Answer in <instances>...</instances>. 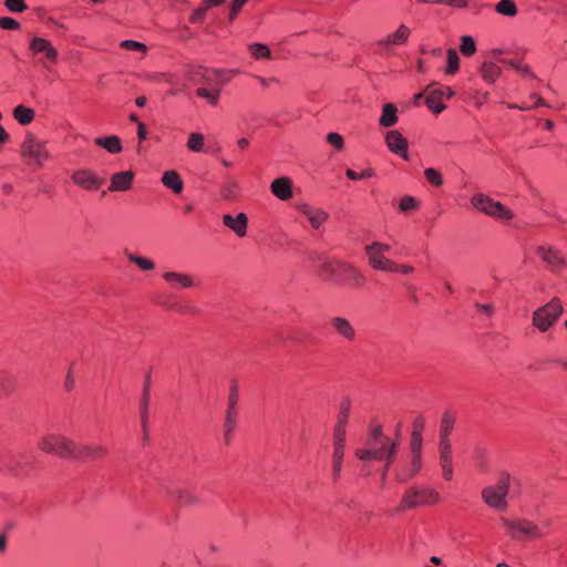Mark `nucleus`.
<instances>
[{
    "label": "nucleus",
    "instance_id": "28",
    "mask_svg": "<svg viewBox=\"0 0 567 567\" xmlns=\"http://www.w3.org/2000/svg\"><path fill=\"white\" fill-rule=\"evenodd\" d=\"M162 183L175 194L182 193L184 188V182L176 171H166L162 176Z\"/></svg>",
    "mask_w": 567,
    "mask_h": 567
},
{
    "label": "nucleus",
    "instance_id": "22",
    "mask_svg": "<svg viewBox=\"0 0 567 567\" xmlns=\"http://www.w3.org/2000/svg\"><path fill=\"white\" fill-rule=\"evenodd\" d=\"M270 192L280 200L290 199L293 195L291 179L286 176L274 179L270 184Z\"/></svg>",
    "mask_w": 567,
    "mask_h": 567
},
{
    "label": "nucleus",
    "instance_id": "44",
    "mask_svg": "<svg viewBox=\"0 0 567 567\" xmlns=\"http://www.w3.org/2000/svg\"><path fill=\"white\" fill-rule=\"evenodd\" d=\"M460 50L463 55L471 56L476 52V43L472 35H463L461 38Z\"/></svg>",
    "mask_w": 567,
    "mask_h": 567
},
{
    "label": "nucleus",
    "instance_id": "58",
    "mask_svg": "<svg viewBox=\"0 0 567 567\" xmlns=\"http://www.w3.org/2000/svg\"><path fill=\"white\" fill-rule=\"evenodd\" d=\"M238 402H239V394H238L236 385H234V386H231L229 395H228V402H227L226 410H238Z\"/></svg>",
    "mask_w": 567,
    "mask_h": 567
},
{
    "label": "nucleus",
    "instance_id": "42",
    "mask_svg": "<svg viewBox=\"0 0 567 567\" xmlns=\"http://www.w3.org/2000/svg\"><path fill=\"white\" fill-rule=\"evenodd\" d=\"M347 427L333 426L332 446L333 449L344 450Z\"/></svg>",
    "mask_w": 567,
    "mask_h": 567
},
{
    "label": "nucleus",
    "instance_id": "18",
    "mask_svg": "<svg viewBox=\"0 0 567 567\" xmlns=\"http://www.w3.org/2000/svg\"><path fill=\"white\" fill-rule=\"evenodd\" d=\"M106 455V449L101 444L90 443L79 445L75 443L74 454L72 458L83 461H94L102 458Z\"/></svg>",
    "mask_w": 567,
    "mask_h": 567
},
{
    "label": "nucleus",
    "instance_id": "46",
    "mask_svg": "<svg viewBox=\"0 0 567 567\" xmlns=\"http://www.w3.org/2000/svg\"><path fill=\"white\" fill-rule=\"evenodd\" d=\"M475 465L481 473H487L489 471L488 456L484 450L475 451Z\"/></svg>",
    "mask_w": 567,
    "mask_h": 567
},
{
    "label": "nucleus",
    "instance_id": "2",
    "mask_svg": "<svg viewBox=\"0 0 567 567\" xmlns=\"http://www.w3.org/2000/svg\"><path fill=\"white\" fill-rule=\"evenodd\" d=\"M512 476L504 471L499 474L495 485L486 486L482 489L481 495L483 502L493 509L506 511L508 507L507 494L511 487Z\"/></svg>",
    "mask_w": 567,
    "mask_h": 567
},
{
    "label": "nucleus",
    "instance_id": "57",
    "mask_svg": "<svg viewBox=\"0 0 567 567\" xmlns=\"http://www.w3.org/2000/svg\"><path fill=\"white\" fill-rule=\"evenodd\" d=\"M416 205V199L412 196L406 195L401 198L399 207L402 212H408L414 209Z\"/></svg>",
    "mask_w": 567,
    "mask_h": 567
},
{
    "label": "nucleus",
    "instance_id": "17",
    "mask_svg": "<svg viewBox=\"0 0 567 567\" xmlns=\"http://www.w3.org/2000/svg\"><path fill=\"white\" fill-rule=\"evenodd\" d=\"M385 144L393 154L399 155L404 161L410 159L408 153V141L399 131H389L385 135Z\"/></svg>",
    "mask_w": 567,
    "mask_h": 567
},
{
    "label": "nucleus",
    "instance_id": "1",
    "mask_svg": "<svg viewBox=\"0 0 567 567\" xmlns=\"http://www.w3.org/2000/svg\"><path fill=\"white\" fill-rule=\"evenodd\" d=\"M399 449L398 440H392L383 433L381 424L371 426L365 446L357 449L354 454L362 461H382L384 457L395 456Z\"/></svg>",
    "mask_w": 567,
    "mask_h": 567
},
{
    "label": "nucleus",
    "instance_id": "12",
    "mask_svg": "<svg viewBox=\"0 0 567 567\" xmlns=\"http://www.w3.org/2000/svg\"><path fill=\"white\" fill-rule=\"evenodd\" d=\"M536 252L550 271L558 272L567 265L561 251L554 246L540 245Z\"/></svg>",
    "mask_w": 567,
    "mask_h": 567
},
{
    "label": "nucleus",
    "instance_id": "20",
    "mask_svg": "<svg viewBox=\"0 0 567 567\" xmlns=\"http://www.w3.org/2000/svg\"><path fill=\"white\" fill-rule=\"evenodd\" d=\"M330 324L334 332L346 341L351 342L355 339L357 332L349 319L336 316L331 318Z\"/></svg>",
    "mask_w": 567,
    "mask_h": 567
},
{
    "label": "nucleus",
    "instance_id": "7",
    "mask_svg": "<svg viewBox=\"0 0 567 567\" xmlns=\"http://www.w3.org/2000/svg\"><path fill=\"white\" fill-rule=\"evenodd\" d=\"M333 279L352 289H361L367 282L365 276L352 264L346 261H337V266H333Z\"/></svg>",
    "mask_w": 567,
    "mask_h": 567
},
{
    "label": "nucleus",
    "instance_id": "8",
    "mask_svg": "<svg viewBox=\"0 0 567 567\" xmlns=\"http://www.w3.org/2000/svg\"><path fill=\"white\" fill-rule=\"evenodd\" d=\"M507 535L515 540L523 538H540L543 536L540 528L527 519H511L501 517Z\"/></svg>",
    "mask_w": 567,
    "mask_h": 567
},
{
    "label": "nucleus",
    "instance_id": "47",
    "mask_svg": "<svg viewBox=\"0 0 567 567\" xmlns=\"http://www.w3.org/2000/svg\"><path fill=\"white\" fill-rule=\"evenodd\" d=\"M187 147L192 152H202L204 147V136L200 133H192L187 141Z\"/></svg>",
    "mask_w": 567,
    "mask_h": 567
},
{
    "label": "nucleus",
    "instance_id": "13",
    "mask_svg": "<svg viewBox=\"0 0 567 567\" xmlns=\"http://www.w3.org/2000/svg\"><path fill=\"white\" fill-rule=\"evenodd\" d=\"M422 467V457L410 454L408 460H401L395 471V478L400 483L412 480Z\"/></svg>",
    "mask_w": 567,
    "mask_h": 567
},
{
    "label": "nucleus",
    "instance_id": "33",
    "mask_svg": "<svg viewBox=\"0 0 567 567\" xmlns=\"http://www.w3.org/2000/svg\"><path fill=\"white\" fill-rule=\"evenodd\" d=\"M196 95L200 99H205L209 105L217 106L220 100V89L199 86L196 89Z\"/></svg>",
    "mask_w": 567,
    "mask_h": 567
},
{
    "label": "nucleus",
    "instance_id": "3",
    "mask_svg": "<svg viewBox=\"0 0 567 567\" xmlns=\"http://www.w3.org/2000/svg\"><path fill=\"white\" fill-rule=\"evenodd\" d=\"M39 449L50 455L60 458H72L75 449V442L59 433H49L39 441Z\"/></svg>",
    "mask_w": 567,
    "mask_h": 567
},
{
    "label": "nucleus",
    "instance_id": "29",
    "mask_svg": "<svg viewBox=\"0 0 567 567\" xmlns=\"http://www.w3.org/2000/svg\"><path fill=\"white\" fill-rule=\"evenodd\" d=\"M396 106L392 103H386L383 105L382 114L379 118V124L383 127H391L396 124Z\"/></svg>",
    "mask_w": 567,
    "mask_h": 567
},
{
    "label": "nucleus",
    "instance_id": "6",
    "mask_svg": "<svg viewBox=\"0 0 567 567\" xmlns=\"http://www.w3.org/2000/svg\"><path fill=\"white\" fill-rule=\"evenodd\" d=\"M471 204L485 215L497 219L511 220L514 217L513 212L508 207L484 194L473 195Z\"/></svg>",
    "mask_w": 567,
    "mask_h": 567
},
{
    "label": "nucleus",
    "instance_id": "59",
    "mask_svg": "<svg viewBox=\"0 0 567 567\" xmlns=\"http://www.w3.org/2000/svg\"><path fill=\"white\" fill-rule=\"evenodd\" d=\"M414 271V267L410 265H400L395 261L392 262V266L389 270L390 274H403V275H410Z\"/></svg>",
    "mask_w": 567,
    "mask_h": 567
},
{
    "label": "nucleus",
    "instance_id": "34",
    "mask_svg": "<svg viewBox=\"0 0 567 567\" xmlns=\"http://www.w3.org/2000/svg\"><path fill=\"white\" fill-rule=\"evenodd\" d=\"M343 457L344 450L333 449L331 464V477L333 482H338L341 478Z\"/></svg>",
    "mask_w": 567,
    "mask_h": 567
},
{
    "label": "nucleus",
    "instance_id": "41",
    "mask_svg": "<svg viewBox=\"0 0 567 567\" xmlns=\"http://www.w3.org/2000/svg\"><path fill=\"white\" fill-rule=\"evenodd\" d=\"M127 259L143 271H150L155 268V264L150 258L137 256L135 254H127Z\"/></svg>",
    "mask_w": 567,
    "mask_h": 567
},
{
    "label": "nucleus",
    "instance_id": "19",
    "mask_svg": "<svg viewBox=\"0 0 567 567\" xmlns=\"http://www.w3.org/2000/svg\"><path fill=\"white\" fill-rule=\"evenodd\" d=\"M410 35L411 29L406 24L402 23L394 32L378 41V45L384 50L389 49L390 47H400L408 42Z\"/></svg>",
    "mask_w": 567,
    "mask_h": 567
},
{
    "label": "nucleus",
    "instance_id": "10",
    "mask_svg": "<svg viewBox=\"0 0 567 567\" xmlns=\"http://www.w3.org/2000/svg\"><path fill=\"white\" fill-rule=\"evenodd\" d=\"M21 154L30 164H34L37 166H42L49 157L44 143L39 141L31 133L25 135L21 144Z\"/></svg>",
    "mask_w": 567,
    "mask_h": 567
},
{
    "label": "nucleus",
    "instance_id": "52",
    "mask_svg": "<svg viewBox=\"0 0 567 567\" xmlns=\"http://www.w3.org/2000/svg\"><path fill=\"white\" fill-rule=\"evenodd\" d=\"M326 141L338 151L344 147L343 137L337 132L328 133L326 136Z\"/></svg>",
    "mask_w": 567,
    "mask_h": 567
},
{
    "label": "nucleus",
    "instance_id": "32",
    "mask_svg": "<svg viewBox=\"0 0 567 567\" xmlns=\"http://www.w3.org/2000/svg\"><path fill=\"white\" fill-rule=\"evenodd\" d=\"M502 69L494 62H484L481 66V75L487 83H494L501 76Z\"/></svg>",
    "mask_w": 567,
    "mask_h": 567
},
{
    "label": "nucleus",
    "instance_id": "23",
    "mask_svg": "<svg viewBox=\"0 0 567 567\" xmlns=\"http://www.w3.org/2000/svg\"><path fill=\"white\" fill-rule=\"evenodd\" d=\"M134 173L132 171H124L114 173L110 179V192H126L132 187Z\"/></svg>",
    "mask_w": 567,
    "mask_h": 567
},
{
    "label": "nucleus",
    "instance_id": "61",
    "mask_svg": "<svg viewBox=\"0 0 567 567\" xmlns=\"http://www.w3.org/2000/svg\"><path fill=\"white\" fill-rule=\"evenodd\" d=\"M146 137H147L146 126L143 122H138V125H137V138H138L137 152H141L142 143L146 140Z\"/></svg>",
    "mask_w": 567,
    "mask_h": 567
},
{
    "label": "nucleus",
    "instance_id": "24",
    "mask_svg": "<svg viewBox=\"0 0 567 567\" xmlns=\"http://www.w3.org/2000/svg\"><path fill=\"white\" fill-rule=\"evenodd\" d=\"M162 277L166 284L174 288H192L196 286L192 276L184 272L167 271Z\"/></svg>",
    "mask_w": 567,
    "mask_h": 567
},
{
    "label": "nucleus",
    "instance_id": "60",
    "mask_svg": "<svg viewBox=\"0 0 567 567\" xmlns=\"http://www.w3.org/2000/svg\"><path fill=\"white\" fill-rule=\"evenodd\" d=\"M425 427L424 416L419 415L412 422V433L414 435H422Z\"/></svg>",
    "mask_w": 567,
    "mask_h": 567
},
{
    "label": "nucleus",
    "instance_id": "26",
    "mask_svg": "<svg viewBox=\"0 0 567 567\" xmlns=\"http://www.w3.org/2000/svg\"><path fill=\"white\" fill-rule=\"evenodd\" d=\"M148 404H150V375L147 377V380L144 384L143 395H142V400H141V408H140L141 423H142V430L144 433V439H147Z\"/></svg>",
    "mask_w": 567,
    "mask_h": 567
},
{
    "label": "nucleus",
    "instance_id": "40",
    "mask_svg": "<svg viewBox=\"0 0 567 567\" xmlns=\"http://www.w3.org/2000/svg\"><path fill=\"white\" fill-rule=\"evenodd\" d=\"M223 73H224V71L219 70V69L209 70V69H205V68H198V70L194 73V75L200 76L198 79V82H200L203 84H209L212 81V76L220 78Z\"/></svg>",
    "mask_w": 567,
    "mask_h": 567
},
{
    "label": "nucleus",
    "instance_id": "14",
    "mask_svg": "<svg viewBox=\"0 0 567 567\" xmlns=\"http://www.w3.org/2000/svg\"><path fill=\"white\" fill-rule=\"evenodd\" d=\"M72 181L79 187L86 190H97L103 184L104 178L97 176L91 169H78L72 174Z\"/></svg>",
    "mask_w": 567,
    "mask_h": 567
},
{
    "label": "nucleus",
    "instance_id": "62",
    "mask_svg": "<svg viewBox=\"0 0 567 567\" xmlns=\"http://www.w3.org/2000/svg\"><path fill=\"white\" fill-rule=\"evenodd\" d=\"M248 0H234L230 6L229 18L234 19Z\"/></svg>",
    "mask_w": 567,
    "mask_h": 567
},
{
    "label": "nucleus",
    "instance_id": "31",
    "mask_svg": "<svg viewBox=\"0 0 567 567\" xmlns=\"http://www.w3.org/2000/svg\"><path fill=\"white\" fill-rule=\"evenodd\" d=\"M443 101L444 100L441 97L440 92H436L434 89L430 90L425 96V105L435 114H440L446 109Z\"/></svg>",
    "mask_w": 567,
    "mask_h": 567
},
{
    "label": "nucleus",
    "instance_id": "49",
    "mask_svg": "<svg viewBox=\"0 0 567 567\" xmlns=\"http://www.w3.org/2000/svg\"><path fill=\"white\" fill-rule=\"evenodd\" d=\"M13 386L12 375L4 370H0V393H8Z\"/></svg>",
    "mask_w": 567,
    "mask_h": 567
},
{
    "label": "nucleus",
    "instance_id": "63",
    "mask_svg": "<svg viewBox=\"0 0 567 567\" xmlns=\"http://www.w3.org/2000/svg\"><path fill=\"white\" fill-rule=\"evenodd\" d=\"M475 308L478 312L486 315L487 317H492L494 313V308L491 303H475Z\"/></svg>",
    "mask_w": 567,
    "mask_h": 567
},
{
    "label": "nucleus",
    "instance_id": "37",
    "mask_svg": "<svg viewBox=\"0 0 567 567\" xmlns=\"http://www.w3.org/2000/svg\"><path fill=\"white\" fill-rule=\"evenodd\" d=\"M351 402L349 399H344L340 404V410L337 415L334 426L347 427L350 416Z\"/></svg>",
    "mask_w": 567,
    "mask_h": 567
},
{
    "label": "nucleus",
    "instance_id": "38",
    "mask_svg": "<svg viewBox=\"0 0 567 567\" xmlns=\"http://www.w3.org/2000/svg\"><path fill=\"white\" fill-rule=\"evenodd\" d=\"M495 11L505 17H514L517 14V6L513 0H501L495 6Z\"/></svg>",
    "mask_w": 567,
    "mask_h": 567
},
{
    "label": "nucleus",
    "instance_id": "27",
    "mask_svg": "<svg viewBox=\"0 0 567 567\" xmlns=\"http://www.w3.org/2000/svg\"><path fill=\"white\" fill-rule=\"evenodd\" d=\"M95 144L111 154H118L123 151L121 138L117 135L97 137Z\"/></svg>",
    "mask_w": 567,
    "mask_h": 567
},
{
    "label": "nucleus",
    "instance_id": "4",
    "mask_svg": "<svg viewBox=\"0 0 567 567\" xmlns=\"http://www.w3.org/2000/svg\"><path fill=\"white\" fill-rule=\"evenodd\" d=\"M440 494L429 486H412L404 494L400 503L402 511L412 509L419 506H429L439 503Z\"/></svg>",
    "mask_w": 567,
    "mask_h": 567
},
{
    "label": "nucleus",
    "instance_id": "54",
    "mask_svg": "<svg viewBox=\"0 0 567 567\" xmlns=\"http://www.w3.org/2000/svg\"><path fill=\"white\" fill-rule=\"evenodd\" d=\"M423 3H442L452 8H465L467 7V0H419Z\"/></svg>",
    "mask_w": 567,
    "mask_h": 567
},
{
    "label": "nucleus",
    "instance_id": "25",
    "mask_svg": "<svg viewBox=\"0 0 567 567\" xmlns=\"http://www.w3.org/2000/svg\"><path fill=\"white\" fill-rule=\"evenodd\" d=\"M239 422V410H226L224 420V441L226 444H230L234 437V433Z\"/></svg>",
    "mask_w": 567,
    "mask_h": 567
},
{
    "label": "nucleus",
    "instance_id": "36",
    "mask_svg": "<svg viewBox=\"0 0 567 567\" xmlns=\"http://www.w3.org/2000/svg\"><path fill=\"white\" fill-rule=\"evenodd\" d=\"M454 427V417L450 413H444L440 424V440L450 441V434Z\"/></svg>",
    "mask_w": 567,
    "mask_h": 567
},
{
    "label": "nucleus",
    "instance_id": "43",
    "mask_svg": "<svg viewBox=\"0 0 567 567\" xmlns=\"http://www.w3.org/2000/svg\"><path fill=\"white\" fill-rule=\"evenodd\" d=\"M424 177L426 182L434 187H441L444 182L442 174L433 167L424 169Z\"/></svg>",
    "mask_w": 567,
    "mask_h": 567
},
{
    "label": "nucleus",
    "instance_id": "16",
    "mask_svg": "<svg viewBox=\"0 0 567 567\" xmlns=\"http://www.w3.org/2000/svg\"><path fill=\"white\" fill-rule=\"evenodd\" d=\"M440 466L445 481L453 480L452 445L450 441L439 440Z\"/></svg>",
    "mask_w": 567,
    "mask_h": 567
},
{
    "label": "nucleus",
    "instance_id": "51",
    "mask_svg": "<svg viewBox=\"0 0 567 567\" xmlns=\"http://www.w3.org/2000/svg\"><path fill=\"white\" fill-rule=\"evenodd\" d=\"M4 6L13 13H21L28 9L24 0H6Z\"/></svg>",
    "mask_w": 567,
    "mask_h": 567
},
{
    "label": "nucleus",
    "instance_id": "39",
    "mask_svg": "<svg viewBox=\"0 0 567 567\" xmlns=\"http://www.w3.org/2000/svg\"><path fill=\"white\" fill-rule=\"evenodd\" d=\"M446 69L447 74H455L460 68V58L455 49L450 48L446 52Z\"/></svg>",
    "mask_w": 567,
    "mask_h": 567
},
{
    "label": "nucleus",
    "instance_id": "48",
    "mask_svg": "<svg viewBox=\"0 0 567 567\" xmlns=\"http://www.w3.org/2000/svg\"><path fill=\"white\" fill-rule=\"evenodd\" d=\"M505 62L512 69H514V70L518 71L519 73H522L524 76H527V78H530V79H535L536 78L529 65L522 64L519 61H516V60H507Z\"/></svg>",
    "mask_w": 567,
    "mask_h": 567
},
{
    "label": "nucleus",
    "instance_id": "55",
    "mask_svg": "<svg viewBox=\"0 0 567 567\" xmlns=\"http://www.w3.org/2000/svg\"><path fill=\"white\" fill-rule=\"evenodd\" d=\"M121 48L130 50V51H145L146 45L140 41L135 40H123L121 42Z\"/></svg>",
    "mask_w": 567,
    "mask_h": 567
},
{
    "label": "nucleus",
    "instance_id": "15",
    "mask_svg": "<svg viewBox=\"0 0 567 567\" xmlns=\"http://www.w3.org/2000/svg\"><path fill=\"white\" fill-rule=\"evenodd\" d=\"M297 209L308 219L313 229H319L329 219V214L326 210L308 203L298 204Z\"/></svg>",
    "mask_w": 567,
    "mask_h": 567
},
{
    "label": "nucleus",
    "instance_id": "50",
    "mask_svg": "<svg viewBox=\"0 0 567 567\" xmlns=\"http://www.w3.org/2000/svg\"><path fill=\"white\" fill-rule=\"evenodd\" d=\"M422 444H423V437L422 435H414L411 434L410 439V454L413 456H422Z\"/></svg>",
    "mask_w": 567,
    "mask_h": 567
},
{
    "label": "nucleus",
    "instance_id": "9",
    "mask_svg": "<svg viewBox=\"0 0 567 567\" xmlns=\"http://www.w3.org/2000/svg\"><path fill=\"white\" fill-rule=\"evenodd\" d=\"M390 248V245L381 241H373L364 247L368 262L373 270L389 272L393 260L386 258L385 254Z\"/></svg>",
    "mask_w": 567,
    "mask_h": 567
},
{
    "label": "nucleus",
    "instance_id": "45",
    "mask_svg": "<svg viewBox=\"0 0 567 567\" xmlns=\"http://www.w3.org/2000/svg\"><path fill=\"white\" fill-rule=\"evenodd\" d=\"M239 185L236 181H228L220 189V195L225 199H235L238 196Z\"/></svg>",
    "mask_w": 567,
    "mask_h": 567
},
{
    "label": "nucleus",
    "instance_id": "35",
    "mask_svg": "<svg viewBox=\"0 0 567 567\" xmlns=\"http://www.w3.org/2000/svg\"><path fill=\"white\" fill-rule=\"evenodd\" d=\"M248 51L255 60H265L271 58L269 47L261 42H254L248 45Z\"/></svg>",
    "mask_w": 567,
    "mask_h": 567
},
{
    "label": "nucleus",
    "instance_id": "5",
    "mask_svg": "<svg viewBox=\"0 0 567 567\" xmlns=\"http://www.w3.org/2000/svg\"><path fill=\"white\" fill-rule=\"evenodd\" d=\"M563 305L558 298H553L546 305L533 312V324L540 332L549 330L563 313Z\"/></svg>",
    "mask_w": 567,
    "mask_h": 567
},
{
    "label": "nucleus",
    "instance_id": "11",
    "mask_svg": "<svg viewBox=\"0 0 567 567\" xmlns=\"http://www.w3.org/2000/svg\"><path fill=\"white\" fill-rule=\"evenodd\" d=\"M29 50L34 55H40L39 61L43 68L49 69L48 62L56 63L59 60V52L52 42L45 38L34 35L29 40Z\"/></svg>",
    "mask_w": 567,
    "mask_h": 567
},
{
    "label": "nucleus",
    "instance_id": "53",
    "mask_svg": "<svg viewBox=\"0 0 567 567\" xmlns=\"http://www.w3.org/2000/svg\"><path fill=\"white\" fill-rule=\"evenodd\" d=\"M373 174H374V172L371 168H367V169L362 171L361 173H357L355 171L350 169V168L347 169V172H346L347 177L351 181H360V179L370 178L373 176Z\"/></svg>",
    "mask_w": 567,
    "mask_h": 567
},
{
    "label": "nucleus",
    "instance_id": "64",
    "mask_svg": "<svg viewBox=\"0 0 567 567\" xmlns=\"http://www.w3.org/2000/svg\"><path fill=\"white\" fill-rule=\"evenodd\" d=\"M207 8L204 7V8H198L196 9L192 14H190V22L192 23H197L202 20V18L204 17L205 12H206Z\"/></svg>",
    "mask_w": 567,
    "mask_h": 567
},
{
    "label": "nucleus",
    "instance_id": "30",
    "mask_svg": "<svg viewBox=\"0 0 567 567\" xmlns=\"http://www.w3.org/2000/svg\"><path fill=\"white\" fill-rule=\"evenodd\" d=\"M12 115L19 124L25 126L33 122L35 112L31 107L20 104L13 109Z\"/></svg>",
    "mask_w": 567,
    "mask_h": 567
},
{
    "label": "nucleus",
    "instance_id": "21",
    "mask_svg": "<svg viewBox=\"0 0 567 567\" xmlns=\"http://www.w3.org/2000/svg\"><path fill=\"white\" fill-rule=\"evenodd\" d=\"M223 224L238 237H244L247 234L248 218L245 213H238L235 217L230 214H225L223 216Z\"/></svg>",
    "mask_w": 567,
    "mask_h": 567
},
{
    "label": "nucleus",
    "instance_id": "56",
    "mask_svg": "<svg viewBox=\"0 0 567 567\" xmlns=\"http://www.w3.org/2000/svg\"><path fill=\"white\" fill-rule=\"evenodd\" d=\"M20 27V23L11 17L0 18V28L3 30H19Z\"/></svg>",
    "mask_w": 567,
    "mask_h": 567
}]
</instances>
